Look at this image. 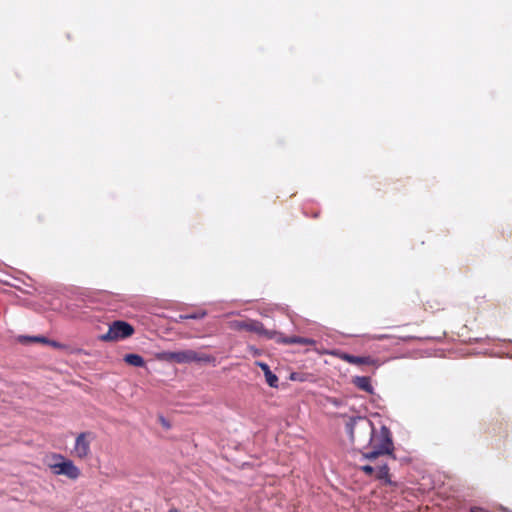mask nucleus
<instances>
[{
    "label": "nucleus",
    "mask_w": 512,
    "mask_h": 512,
    "mask_svg": "<svg viewBox=\"0 0 512 512\" xmlns=\"http://www.w3.org/2000/svg\"><path fill=\"white\" fill-rule=\"evenodd\" d=\"M96 439V433L91 430H85L77 433L74 437V442L70 449V455L73 458L81 461L91 459L92 446Z\"/></svg>",
    "instance_id": "1"
},
{
    "label": "nucleus",
    "mask_w": 512,
    "mask_h": 512,
    "mask_svg": "<svg viewBox=\"0 0 512 512\" xmlns=\"http://www.w3.org/2000/svg\"><path fill=\"white\" fill-rule=\"evenodd\" d=\"M47 465L53 474L76 480L81 476L80 468L71 460L60 454L49 457Z\"/></svg>",
    "instance_id": "2"
},
{
    "label": "nucleus",
    "mask_w": 512,
    "mask_h": 512,
    "mask_svg": "<svg viewBox=\"0 0 512 512\" xmlns=\"http://www.w3.org/2000/svg\"><path fill=\"white\" fill-rule=\"evenodd\" d=\"M371 452H365L366 458H374L381 454H387L391 452L392 443L390 440L389 432L386 428H381L377 433H374L370 440Z\"/></svg>",
    "instance_id": "3"
},
{
    "label": "nucleus",
    "mask_w": 512,
    "mask_h": 512,
    "mask_svg": "<svg viewBox=\"0 0 512 512\" xmlns=\"http://www.w3.org/2000/svg\"><path fill=\"white\" fill-rule=\"evenodd\" d=\"M158 358L168 362L174 363H190L196 361H209L207 356H199L192 350H181V351H165L158 355Z\"/></svg>",
    "instance_id": "4"
},
{
    "label": "nucleus",
    "mask_w": 512,
    "mask_h": 512,
    "mask_svg": "<svg viewBox=\"0 0 512 512\" xmlns=\"http://www.w3.org/2000/svg\"><path fill=\"white\" fill-rule=\"evenodd\" d=\"M134 332L133 327L124 322L116 321L110 327L106 334L101 336L104 341H118L131 336Z\"/></svg>",
    "instance_id": "5"
},
{
    "label": "nucleus",
    "mask_w": 512,
    "mask_h": 512,
    "mask_svg": "<svg viewBox=\"0 0 512 512\" xmlns=\"http://www.w3.org/2000/svg\"><path fill=\"white\" fill-rule=\"evenodd\" d=\"M257 365L263 371L267 384L270 387L276 388L278 386V377L271 372L267 364L258 362Z\"/></svg>",
    "instance_id": "6"
},
{
    "label": "nucleus",
    "mask_w": 512,
    "mask_h": 512,
    "mask_svg": "<svg viewBox=\"0 0 512 512\" xmlns=\"http://www.w3.org/2000/svg\"><path fill=\"white\" fill-rule=\"evenodd\" d=\"M353 383L364 391H367L369 393L373 392V388L370 384V379L368 377H355L353 379Z\"/></svg>",
    "instance_id": "7"
},
{
    "label": "nucleus",
    "mask_w": 512,
    "mask_h": 512,
    "mask_svg": "<svg viewBox=\"0 0 512 512\" xmlns=\"http://www.w3.org/2000/svg\"><path fill=\"white\" fill-rule=\"evenodd\" d=\"M124 361L132 366L142 367L145 362L144 359L138 354H127L124 356Z\"/></svg>",
    "instance_id": "8"
},
{
    "label": "nucleus",
    "mask_w": 512,
    "mask_h": 512,
    "mask_svg": "<svg viewBox=\"0 0 512 512\" xmlns=\"http://www.w3.org/2000/svg\"><path fill=\"white\" fill-rule=\"evenodd\" d=\"M340 357L343 360L353 364H374V361L370 358L354 357L348 354H342Z\"/></svg>",
    "instance_id": "9"
},
{
    "label": "nucleus",
    "mask_w": 512,
    "mask_h": 512,
    "mask_svg": "<svg viewBox=\"0 0 512 512\" xmlns=\"http://www.w3.org/2000/svg\"><path fill=\"white\" fill-rule=\"evenodd\" d=\"M375 475L378 479L383 480L386 483H390L388 468L386 466L378 467L375 470Z\"/></svg>",
    "instance_id": "10"
},
{
    "label": "nucleus",
    "mask_w": 512,
    "mask_h": 512,
    "mask_svg": "<svg viewBox=\"0 0 512 512\" xmlns=\"http://www.w3.org/2000/svg\"><path fill=\"white\" fill-rule=\"evenodd\" d=\"M287 342H289V343H303V344H306V343H311L312 341L309 340V339H304V338H293V339L288 340Z\"/></svg>",
    "instance_id": "11"
},
{
    "label": "nucleus",
    "mask_w": 512,
    "mask_h": 512,
    "mask_svg": "<svg viewBox=\"0 0 512 512\" xmlns=\"http://www.w3.org/2000/svg\"><path fill=\"white\" fill-rule=\"evenodd\" d=\"M470 512H491L488 509L481 506H473L470 508Z\"/></svg>",
    "instance_id": "12"
},
{
    "label": "nucleus",
    "mask_w": 512,
    "mask_h": 512,
    "mask_svg": "<svg viewBox=\"0 0 512 512\" xmlns=\"http://www.w3.org/2000/svg\"><path fill=\"white\" fill-rule=\"evenodd\" d=\"M361 469L367 474L374 472V468L369 465L363 466Z\"/></svg>",
    "instance_id": "13"
},
{
    "label": "nucleus",
    "mask_w": 512,
    "mask_h": 512,
    "mask_svg": "<svg viewBox=\"0 0 512 512\" xmlns=\"http://www.w3.org/2000/svg\"><path fill=\"white\" fill-rule=\"evenodd\" d=\"M168 512H179L177 509H170Z\"/></svg>",
    "instance_id": "14"
}]
</instances>
